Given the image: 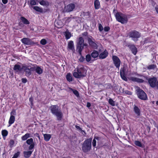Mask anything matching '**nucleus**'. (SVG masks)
Instances as JSON below:
<instances>
[{
    "mask_svg": "<svg viewBox=\"0 0 158 158\" xmlns=\"http://www.w3.org/2000/svg\"><path fill=\"white\" fill-rule=\"evenodd\" d=\"M49 109L51 113L56 116L57 120H61L63 116V114L61 109L57 105H52L50 107Z\"/></svg>",
    "mask_w": 158,
    "mask_h": 158,
    "instance_id": "nucleus-1",
    "label": "nucleus"
},
{
    "mask_svg": "<svg viewBox=\"0 0 158 158\" xmlns=\"http://www.w3.org/2000/svg\"><path fill=\"white\" fill-rule=\"evenodd\" d=\"M77 71L73 73V76L75 78H80L86 76V70L82 65H79L77 66Z\"/></svg>",
    "mask_w": 158,
    "mask_h": 158,
    "instance_id": "nucleus-2",
    "label": "nucleus"
},
{
    "mask_svg": "<svg viewBox=\"0 0 158 158\" xmlns=\"http://www.w3.org/2000/svg\"><path fill=\"white\" fill-rule=\"evenodd\" d=\"M102 140V137L99 136L95 135L92 142L93 147L96 148H99L106 146V144H103V142Z\"/></svg>",
    "mask_w": 158,
    "mask_h": 158,
    "instance_id": "nucleus-3",
    "label": "nucleus"
},
{
    "mask_svg": "<svg viewBox=\"0 0 158 158\" xmlns=\"http://www.w3.org/2000/svg\"><path fill=\"white\" fill-rule=\"evenodd\" d=\"M87 44L84 43V39L81 37H79L77 41L76 48L80 55H81V52L84 47H87Z\"/></svg>",
    "mask_w": 158,
    "mask_h": 158,
    "instance_id": "nucleus-4",
    "label": "nucleus"
},
{
    "mask_svg": "<svg viewBox=\"0 0 158 158\" xmlns=\"http://www.w3.org/2000/svg\"><path fill=\"white\" fill-rule=\"evenodd\" d=\"M92 140V138H90L87 139L84 141L81 147L82 150L83 152H87L91 150Z\"/></svg>",
    "mask_w": 158,
    "mask_h": 158,
    "instance_id": "nucleus-5",
    "label": "nucleus"
},
{
    "mask_svg": "<svg viewBox=\"0 0 158 158\" xmlns=\"http://www.w3.org/2000/svg\"><path fill=\"white\" fill-rule=\"evenodd\" d=\"M115 16L116 20L122 24L127 23L128 21V19L127 16L121 12L116 13Z\"/></svg>",
    "mask_w": 158,
    "mask_h": 158,
    "instance_id": "nucleus-6",
    "label": "nucleus"
},
{
    "mask_svg": "<svg viewBox=\"0 0 158 158\" xmlns=\"http://www.w3.org/2000/svg\"><path fill=\"white\" fill-rule=\"evenodd\" d=\"M136 93L138 98L143 100H148V97L146 93L139 87H137L136 89Z\"/></svg>",
    "mask_w": 158,
    "mask_h": 158,
    "instance_id": "nucleus-7",
    "label": "nucleus"
},
{
    "mask_svg": "<svg viewBox=\"0 0 158 158\" xmlns=\"http://www.w3.org/2000/svg\"><path fill=\"white\" fill-rule=\"evenodd\" d=\"M128 36L130 38H131L133 40L136 42L138 40V39L140 37L141 34L136 31L133 30L129 33Z\"/></svg>",
    "mask_w": 158,
    "mask_h": 158,
    "instance_id": "nucleus-8",
    "label": "nucleus"
},
{
    "mask_svg": "<svg viewBox=\"0 0 158 158\" xmlns=\"http://www.w3.org/2000/svg\"><path fill=\"white\" fill-rule=\"evenodd\" d=\"M112 59L114 66L117 69H119L121 63L120 59L116 56H113Z\"/></svg>",
    "mask_w": 158,
    "mask_h": 158,
    "instance_id": "nucleus-9",
    "label": "nucleus"
},
{
    "mask_svg": "<svg viewBox=\"0 0 158 158\" xmlns=\"http://www.w3.org/2000/svg\"><path fill=\"white\" fill-rule=\"evenodd\" d=\"M148 80V84L151 87L154 88L156 87V82L157 81V79L156 77H150Z\"/></svg>",
    "mask_w": 158,
    "mask_h": 158,
    "instance_id": "nucleus-10",
    "label": "nucleus"
},
{
    "mask_svg": "<svg viewBox=\"0 0 158 158\" xmlns=\"http://www.w3.org/2000/svg\"><path fill=\"white\" fill-rule=\"evenodd\" d=\"M31 71H35L39 75H41L43 73V69L42 67L36 65V66L30 67Z\"/></svg>",
    "mask_w": 158,
    "mask_h": 158,
    "instance_id": "nucleus-11",
    "label": "nucleus"
},
{
    "mask_svg": "<svg viewBox=\"0 0 158 158\" xmlns=\"http://www.w3.org/2000/svg\"><path fill=\"white\" fill-rule=\"evenodd\" d=\"M88 41L89 45L92 47L94 48H97L98 45L95 42V40L92 36L88 37Z\"/></svg>",
    "mask_w": 158,
    "mask_h": 158,
    "instance_id": "nucleus-12",
    "label": "nucleus"
},
{
    "mask_svg": "<svg viewBox=\"0 0 158 158\" xmlns=\"http://www.w3.org/2000/svg\"><path fill=\"white\" fill-rule=\"evenodd\" d=\"M23 43L27 45H33L35 44V42L28 38H24L21 39Z\"/></svg>",
    "mask_w": 158,
    "mask_h": 158,
    "instance_id": "nucleus-13",
    "label": "nucleus"
},
{
    "mask_svg": "<svg viewBox=\"0 0 158 158\" xmlns=\"http://www.w3.org/2000/svg\"><path fill=\"white\" fill-rule=\"evenodd\" d=\"M75 8V5L73 3H70L65 6L64 10L65 12H69L72 11Z\"/></svg>",
    "mask_w": 158,
    "mask_h": 158,
    "instance_id": "nucleus-14",
    "label": "nucleus"
},
{
    "mask_svg": "<svg viewBox=\"0 0 158 158\" xmlns=\"http://www.w3.org/2000/svg\"><path fill=\"white\" fill-rule=\"evenodd\" d=\"M133 111L136 114V117L139 118L141 114V110L137 106L134 105L133 108Z\"/></svg>",
    "mask_w": 158,
    "mask_h": 158,
    "instance_id": "nucleus-15",
    "label": "nucleus"
},
{
    "mask_svg": "<svg viewBox=\"0 0 158 158\" xmlns=\"http://www.w3.org/2000/svg\"><path fill=\"white\" fill-rule=\"evenodd\" d=\"M129 79L130 80H131L134 82H136L139 83H142L144 82V80L142 79L133 77H130Z\"/></svg>",
    "mask_w": 158,
    "mask_h": 158,
    "instance_id": "nucleus-16",
    "label": "nucleus"
},
{
    "mask_svg": "<svg viewBox=\"0 0 158 158\" xmlns=\"http://www.w3.org/2000/svg\"><path fill=\"white\" fill-rule=\"evenodd\" d=\"M108 55V52L105 49L101 53H100L99 57L100 59H104L106 58Z\"/></svg>",
    "mask_w": 158,
    "mask_h": 158,
    "instance_id": "nucleus-17",
    "label": "nucleus"
},
{
    "mask_svg": "<svg viewBox=\"0 0 158 158\" xmlns=\"http://www.w3.org/2000/svg\"><path fill=\"white\" fill-rule=\"evenodd\" d=\"M31 66H28L25 67L24 71L26 73V76L27 77H29L31 74V69L30 67H32Z\"/></svg>",
    "mask_w": 158,
    "mask_h": 158,
    "instance_id": "nucleus-18",
    "label": "nucleus"
},
{
    "mask_svg": "<svg viewBox=\"0 0 158 158\" xmlns=\"http://www.w3.org/2000/svg\"><path fill=\"white\" fill-rule=\"evenodd\" d=\"M68 47L69 49L72 50L73 52L75 51L73 41L72 40L69 41L68 42Z\"/></svg>",
    "mask_w": 158,
    "mask_h": 158,
    "instance_id": "nucleus-19",
    "label": "nucleus"
},
{
    "mask_svg": "<svg viewBox=\"0 0 158 158\" xmlns=\"http://www.w3.org/2000/svg\"><path fill=\"white\" fill-rule=\"evenodd\" d=\"M13 70L15 71V73H17L21 72L22 70V68L20 65L17 64L14 65Z\"/></svg>",
    "mask_w": 158,
    "mask_h": 158,
    "instance_id": "nucleus-20",
    "label": "nucleus"
},
{
    "mask_svg": "<svg viewBox=\"0 0 158 158\" xmlns=\"http://www.w3.org/2000/svg\"><path fill=\"white\" fill-rule=\"evenodd\" d=\"M130 49L132 53L135 55H136L137 52V48L135 47L134 45H131L128 46Z\"/></svg>",
    "mask_w": 158,
    "mask_h": 158,
    "instance_id": "nucleus-21",
    "label": "nucleus"
},
{
    "mask_svg": "<svg viewBox=\"0 0 158 158\" xmlns=\"http://www.w3.org/2000/svg\"><path fill=\"white\" fill-rule=\"evenodd\" d=\"M39 3L41 5L48 6L49 5V2L46 0H42L39 2Z\"/></svg>",
    "mask_w": 158,
    "mask_h": 158,
    "instance_id": "nucleus-22",
    "label": "nucleus"
},
{
    "mask_svg": "<svg viewBox=\"0 0 158 158\" xmlns=\"http://www.w3.org/2000/svg\"><path fill=\"white\" fill-rule=\"evenodd\" d=\"M94 4L95 8L96 9H99L100 7V2L99 0H95Z\"/></svg>",
    "mask_w": 158,
    "mask_h": 158,
    "instance_id": "nucleus-23",
    "label": "nucleus"
},
{
    "mask_svg": "<svg viewBox=\"0 0 158 158\" xmlns=\"http://www.w3.org/2000/svg\"><path fill=\"white\" fill-rule=\"evenodd\" d=\"M20 20L25 24H29L30 22L25 17L21 16L20 18Z\"/></svg>",
    "mask_w": 158,
    "mask_h": 158,
    "instance_id": "nucleus-24",
    "label": "nucleus"
},
{
    "mask_svg": "<svg viewBox=\"0 0 158 158\" xmlns=\"http://www.w3.org/2000/svg\"><path fill=\"white\" fill-rule=\"evenodd\" d=\"M32 152V151H24L23 152L24 157L25 158H28L30 156Z\"/></svg>",
    "mask_w": 158,
    "mask_h": 158,
    "instance_id": "nucleus-25",
    "label": "nucleus"
},
{
    "mask_svg": "<svg viewBox=\"0 0 158 158\" xmlns=\"http://www.w3.org/2000/svg\"><path fill=\"white\" fill-rule=\"evenodd\" d=\"M91 55L92 57L94 58H96L99 56L98 52L95 50L93 51L91 54Z\"/></svg>",
    "mask_w": 158,
    "mask_h": 158,
    "instance_id": "nucleus-26",
    "label": "nucleus"
},
{
    "mask_svg": "<svg viewBox=\"0 0 158 158\" xmlns=\"http://www.w3.org/2000/svg\"><path fill=\"white\" fill-rule=\"evenodd\" d=\"M44 139L46 141H48L50 139L51 136L50 134H45L44 135Z\"/></svg>",
    "mask_w": 158,
    "mask_h": 158,
    "instance_id": "nucleus-27",
    "label": "nucleus"
},
{
    "mask_svg": "<svg viewBox=\"0 0 158 158\" xmlns=\"http://www.w3.org/2000/svg\"><path fill=\"white\" fill-rule=\"evenodd\" d=\"M64 35H65L66 39L67 40L69 39L71 36L70 33L68 30L64 32Z\"/></svg>",
    "mask_w": 158,
    "mask_h": 158,
    "instance_id": "nucleus-28",
    "label": "nucleus"
},
{
    "mask_svg": "<svg viewBox=\"0 0 158 158\" xmlns=\"http://www.w3.org/2000/svg\"><path fill=\"white\" fill-rule=\"evenodd\" d=\"M15 121V117L14 116H10L9 121V126H10L14 123Z\"/></svg>",
    "mask_w": 158,
    "mask_h": 158,
    "instance_id": "nucleus-29",
    "label": "nucleus"
},
{
    "mask_svg": "<svg viewBox=\"0 0 158 158\" xmlns=\"http://www.w3.org/2000/svg\"><path fill=\"white\" fill-rule=\"evenodd\" d=\"M30 134L28 133L26 134L21 137L22 140L23 141L27 140L28 138L30 137Z\"/></svg>",
    "mask_w": 158,
    "mask_h": 158,
    "instance_id": "nucleus-30",
    "label": "nucleus"
},
{
    "mask_svg": "<svg viewBox=\"0 0 158 158\" xmlns=\"http://www.w3.org/2000/svg\"><path fill=\"white\" fill-rule=\"evenodd\" d=\"M33 9L35 11L37 12H40V13L43 12V10L42 8H41L40 7L38 6H35L32 7Z\"/></svg>",
    "mask_w": 158,
    "mask_h": 158,
    "instance_id": "nucleus-31",
    "label": "nucleus"
},
{
    "mask_svg": "<svg viewBox=\"0 0 158 158\" xmlns=\"http://www.w3.org/2000/svg\"><path fill=\"white\" fill-rule=\"evenodd\" d=\"M91 57L92 56L91 55L89 54H88L87 55L85 56V59L86 61L87 62H89L91 61H94V60H92Z\"/></svg>",
    "mask_w": 158,
    "mask_h": 158,
    "instance_id": "nucleus-32",
    "label": "nucleus"
},
{
    "mask_svg": "<svg viewBox=\"0 0 158 158\" xmlns=\"http://www.w3.org/2000/svg\"><path fill=\"white\" fill-rule=\"evenodd\" d=\"M56 25L58 28H61L63 26V23L60 20H58L56 22Z\"/></svg>",
    "mask_w": 158,
    "mask_h": 158,
    "instance_id": "nucleus-33",
    "label": "nucleus"
},
{
    "mask_svg": "<svg viewBox=\"0 0 158 158\" xmlns=\"http://www.w3.org/2000/svg\"><path fill=\"white\" fill-rule=\"evenodd\" d=\"M69 89L72 91L73 94L77 97H78L79 96V94L78 91L75 89H73L71 88H69Z\"/></svg>",
    "mask_w": 158,
    "mask_h": 158,
    "instance_id": "nucleus-34",
    "label": "nucleus"
},
{
    "mask_svg": "<svg viewBox=\"0 0 158 158\" xmlns=\"http://www.w3.org/2000/svg\"><path fill=\"white\" fill-rule=\"evenodd\" d=\"M67 80L69 82L72 81L73 80L72 77L70 73H68L66 76Z\"/></svg>",
    "mask_w": 158,
    "mask_h": 158,
    "instance_id": "nucleus-35",
    "label": "nucleus"
},
{
    "mask_svg": "<svg viewBox=\"0 0 158 158\" xmlns=\"http://www.w3.org/2000/svg\"><path fill=\"white\" fill-rule=\"evenodd\" d=\"M135 144L139 147L143 148V145L141 142L139 141L135 140L134 142Z\"/></svg>",
    "mask_w": 158,
    "mask_h": 158,
    "instance_id": "nucleus-36",
    "label": "nucleus"
},
{
    "mask_svg": "<svg viewBox=\"0 0 158 158\" xmlns=\"http://www.w3.org/2000/svg\"><path fill=\"white\" fill-rule=\"evenodd\" d=\"M8 134V132L6 130H4L2 131V134L3 138L6 136Z\"/></svg>",
    "mask_w": 158,
    "mask_h": 158,
    "instance_id": "nucleus-37",
    "label": "nucleus"
},
{
    "mask_svg": "<svg viewBox=\"0 0 158 158\" xmlns=\"http://www.w3.org/2000/svg\"><path fill=\"white\" fill-rule=\"evenodd\" d=\"M156 65L155 64H151L147 67V69L149 70L154 69L156 68Z\"/></svg>",
    "mask_w": 158,
    "mask_h": 158,
    "instance_id": "nucleus-38",
    "label": "nucleus"
},
{
    "mask_svg": "<svg viewBox=\"0 0 158 158\" xmlns=\"http://www.w3.org/2000/svg\"><path fill=\"white\" fill-rule=\"evenodd\" d=\"M26 142L28 145H30L34 143L33 141V139L31 138L27 139Z\"/></svg>",
    "mask_w": 158,
    "mask_h": 158,
    "instance_id": "nucleus-39",
    "label": "nucleus"
},
{
    "mask_svg": "<svg viewBox=\"0 0 158 158\" xmlns=\"http://www.w3.org/2000/svg\"><path fill=\"white\" fill-rule=\"evenodd\" d=\"M108 102L112 106H114L115 105V102L111 98H110L109 99Z\"/></svg>",
    "mask_w": 158,
    "mask_h": 158,
    "instance_id": "nucleus-40",
    "label": "nucleus"
},
{
    "mask_svg": "<svg viewBox=\"0 0 158 158\" xmlns=\"http://www.w3.org/2000/svg\"><path fill=\"white\" fill-rule=\"evenodd\" d=\"M30 5H31V7H30V8H32V6L36 5V2L35 0H30Z\"/></svg>",
    "mask_w": 158,
    "mask_h": 158,
    "instance_id": "nucleus-41",
    "label": "nucleus"
},
{
    "mask_svg": "<svg viewBox=\"0 0 158 158\" xmlns=\"http://www.w3.org/2000/svg\"><path fill=\"white\" fill-rule=\"evenodd\" d=\"M104 87L106 89H111L112 88V86L111 84L110 83L105 84L104 85Z\"/></svg>",
    "mask_w": 158,
    "mask_h": 158,
    "instance_id": "nucleus-42",
    "label": "nucleus"
},
{
    "mask_svg": "<svg viewBox=\"0 0 158 158\" xmlns=\"http://www.w3.org/2000/svg\"><path fill=\"white\" fill-rule=\"evenodd\" d=\"M40 43L41 44L45 45L47 44V42L45 39H43L40 41Z\"/></svg>",
    "mask_w": 158,
    "mask_h": 158,
    "instance_id": "nucleus-43",
    "label": "nucleus"
},
{
    "mask_svg": "<svg viewBox=\"0 0 158 158\" xmlns=\"http://www.w3.org/2000/svg\"><path fill=\"white\" fill-rule=\"evenodd\" d=\"M120 75L121 77V78L124 80L125 81H127V79L125 76V74H120Z\"/></svg>",
    "mask_w": 158,
    "mask_h": 158,
    "instance_id": "nucleus-44",
    "label": "nucleus"
},
{
    "mask_svg": "<svg viewBox=\"0 0 158 158\" xmlns=\"http://www.w3.org/2000/svg\"><path fill=\"white\" fill-rule=\"evenodd\" d=\"M126 71V69L125 67H123L121 68L120 70V74H125V71Z\"/></svg>",
    "mask_w": 158,
    "mask_h": 158,
    "instance_id": "nucleus-45",
    "label": "nucleus"
},
{
    "mask_svg": "<svg viewBox=\"0 0 158 158\" xmlns=\"http://www.w3.org/2000/svg\"><path fill=\"white\" fill-rule=\"evenodd\" d=\"M20 154V152L19 151L17 152L15 154L12 158H17V157L19 156Z\"/></svg>",
    "mask_w": 158,
    "mask_h": 158,
    "instance_id": "nucleus-46",
    "label": "nucleus"
},
{
    "mask_svg": "<svg viewBox=\"0 0 158 158\" xmlns=\"http://www.w3.org/2000/svg\"><path fill=\"white\" fill-rule=\"evenodd\" d=\"M75 127L77 130L78 131H83L85 134V131H83L82 129L79 126L77 125L75 126Z\"/></svg>",
    "mask_w": 158,
    "mask_h": 158,
    "instance_id": "nucleus-47",
    "label": "nucleus"
},
{
    "mask_svg": "<svg viewBox=\"0 0 158 158\" xmlns=\"http://www.w3.org/2000/svg\"><path fill=\"white\" fill-rule=\"evenodd\" d=\"M83 15L84 16H87L88 17H90V13L89 12H83Z\"/></svg>",
    "mask_w": 158,
    "mask_h": 158,
    "instance_id": "nucleus-48",
    "label": "nucleus"
},
{
    "mask_svg": "<svg viewBox=\"0 0 158 158\" xmlns=\"http://www.w3.org/2000/svg\"><path fill=\"white\" fill-rule=\"evenodd\" d=\"M98 29L99 31L100 32H101L103 30V27H102L101 24H99Z\"/></svg>",
    "mask_w": 158,
    "mask_h": 158,
    "instance_id": "nucleus-49",
    "label": "nucleus"
},
{
    "mask_svg": "<svg viewBox=\"0 0 158 158\" xmlns=\"http://www.w3.org/2000/svg\"><path fill=\"white\" fill-rule=\"evenodd\" d=\"M14 144V141L13 139H11L9 142V144L10 147H12L13 146Z\"/></svg>",
    "mask_w": 158,
    "mask_h": 158,
    "instance_id": "nucleus-50",
    "label": "nucleus"
},
{
    "mask_svg": "<svg viewBox=\"0 0 158 158\" xmlns=\"http://www.w3.org/2000/svg\"><path fill=\"white\" fill-rule=\"evenodd\" d=\"M35 146V143H34L31 144H30V146L29 147V149L30 150H31L32 149H33Z\"/></svg>",
    "mask_w": 158,
    "mask_h": 158,
    "instance_id": "nucleus-51",
    "label": "nucleus"
},
{
    "mask_svg": "<svg viewBox=\"0 0 158 158\" xmlns=\"http://www.w3.org/2000/svg\"><path fill=\"white\" fill-rule=\"evenodd\" d=\"M81 56L80 57V58L79 59V60L80 62H83L85 60V58L83 56H81Z\"/></svg>",
    "mask_w": 158,
    "mask_h": 158,
    "instance_id": "nucleus-52",
    "label": "nucleus"
},
{
    "mask_svg": "<svg viewBox=\"0 0 158 158\" xmlns=\"http://www.w3.org/2000/svg\"><path fill=\"white\" fill-rule=\"evenodd\" d=\"M104 30L105 31L108 32L110 30V27H105L104 28Z\"/></svg>",
    "mask_w": 158,
    "mask_h": 158,
    "instance_id": "nucleus-53",
    "label": "nucleus"
},
{
    "mask_svg": "<svg viewBox=\"0 0 158 158\" xmlns=\"http://www.w3.org/2000/svg\"><path fill=\"white\" fill-rule=\"evenodd\" d=\"M16 114V112L15 110H13L10 113V116H13Z\"/></svg>",
    "mask_w": 158,
    "mask_h": 158,
    "instance_id": "nucleus-54",
    "label": "nucleus"
},
{
    "mask_svg": "<svg viewBox=\"0 0 158 158\" xmlns=\"http://www.w3.org/2000/svg\"><path fill=\"white\" fill-rule=\"evenodd\" d=\"M125 93L129 95H131L132 94V93L128 90H126L125 91Z\"/></svg>",
    "mask_w": 158,
    "mask_h": 158,
    "instance_id": "nucleus-55",
    "label": "nucleus"
},
{
    "mask_svg": "<svg viewBox=\"0 0 158 158\" xmlns=\"http://www.w3.org/2000/svg\"><path fill=\"white\" fill-rule=\"evenodd\" d=\"M150 3L151 4L152 6H154L156 5V3L153 0H151L150 2Z\"/></svg>",
    "mask_w": 158,
    "mask_h": 158,
    "instance_id": "nucleus-56",
    "label": "nucleus"
},
{
    "mask_svg": "<svg viewBox=\"0 0 158 158\" xmlns=\"http://www.w3.org/2000/svg\"><path fill=\"white\" fill-rule=\"evenodd\" d=\"M22 82L24 83H26L27 81V80L26 78H23L21 79Z\"/></svg>",
    "mask_w": 158,
    "mask_h": 158,
    "instance_id": "nucleus-57",
    "label": "nucleus"
},
{
    "mask_svg": "<svg viewBox=\"0 0 158 158\" xmlns=\"http://www.w3.org/2000/svg\"><path fill=\"white\" fill-rule=\"evenodd\" d=\"M82 35L83 36H86L88 39V37H90V36H88V33L87 32H84L82 34Z\"/></svg>",
    "mask_w": 158,
    "mask_h": 158,
    "instance_id": "nucleus-58",
    "label": "nucleus"
},
{
    "mask_svg": "<svg viewBox=\"0 0 158 158\" xmlns=\"http://www.w3.org/2000/svg\"><path fill=\"white\" fill-rule=\"evenodd\" d=\"M2 2L4 4H6L8 2V0H2Z\"/></svg>",
    "mask_w": 158,
    "mask_h": 158,
    "instance_id": "nucleus-59",
    "label": "nucleus"
},
{
    "mask_svg": "<svg viewBox=\"0 0 158 158\" xmlns=\"http://www.w3.org/2000/svg\"><path fill=\"white\" fill-rule=\"evenodd\" d=\"M155 10L156 11V12L158 14V5H156V6L155 7Z\"/></svg>",
    "mask_w": 158,
    "mask_h": 158,
    "instance_id": "nucleus-60",
    "label": "nucleus"
},
{
    "mask_svg": "<svg viewBox=\"0 0 158 158\" xmlns=\"http://www.w3.org/2000/svg\"><path fill=\"white\" fill-rule=\"evenodd\" d=\"M86 106L88 108L90 107L91 106V104L89 102H87Z\"/></svg>",
    "mask_w": 158,
    "mask_h": 158,
    "instance_id": "nucleus-61",
    "label": "nucleus"
},
{
    "mask_svg": "<svg viewBox=\"0 0 158 158\" xmlns=\"http://www.w3.org/2000/svg\"><path fill=\"white\" fill-rule=\"evenodd\" d=\"M29 101L31 102V105H32L33 99L32 97H31L29 98Z\"/></svg>",
    "mask_w": 158,
    "mask_h": 158,
    "instance_id": "nucleus-62",
    "label": "nucleus"
},
{
    "mask_svg": "<svg viewBox=\"0 0 158 158\" xmlns=\"http://www.w3.org/2000/svg\"><path fill=\"white\" fill-rule=\"evenodd\" d=\"M156 87L158 89V81H157V82H156Z\"/></svg>",
    "mask_w": 158,
    "mask_h": 158,
    "instance_id": "nucleus-63",
    "label": "nucleus"
},
{
    "mask_svg": "<svg viewBox=\"0 0 158 158\" xmlns=\"http://www.w3.org/2000/svg\"><path fill=\"white\" fill-rule=\"evenodd\" d=\"M156 104L157 105H158V101H156Z\"/></svg>",
    "mask_w": 158,
    "mask_h": 158,
    "instance_id": "nucleus-64",
    "label": "nucleus"
}]
</instances>
